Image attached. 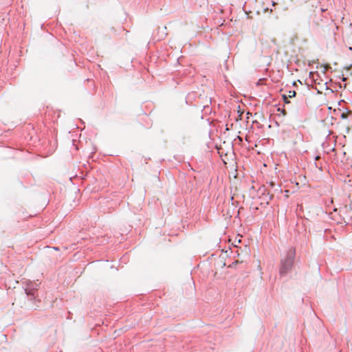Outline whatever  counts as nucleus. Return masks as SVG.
<instances>
[{
    "label": "nucleus",
    "instance_id": "obj_1",
    "mask_svg": "<svg viewBox=\"0 0 352 352\" xmlns=\"http://www.w3.org/2000/svg\"><path fill=\"white\" fill-rule=\"evenodd\" d=\"M295 255L296 251L293 248H289L282 253L279 268V274L281 277L285 276L291 272L294 265Z\"/></svg>",
    "mask_w": 352,
    "mask_h": 352
},
{
    "label": "nucleus",
    "instance_id": "obj_2",
    "mask_svg": "<svg viewBox=\"0 0 352 352\" xmlns=\"http://www.w3.org/2000/svg\"><path fill=\"white\" fill-rule=\"evenodd\" d=\"M38 284L36 283H32L30 282L27 285V287L25 289V294L28 298H30V300H33L34 297V291L37 289Z\"/></svg>",
    "mask_w": 352,
    "mask_h": 352
},
{
    "label": "nucleus",
    "instance_id": "obj_3",
    "mask_svg": "<svg viewBox=\"0 0 352 352\" xmlns=\"http://www.w3.org/2000/svg\"><path fill=\"white\" fill-rule=\"evenodd\" d=\"M296 93L295 91H289L287 92V95H286L288 98H293V97H295Z\"/></svg>",
    "mask_w": 352,
    "mask_h": 352
},
{
    "label": "nucleus",
    "instance_id": "obj_4",
    "mask_svg": "<svg viewBox=\"0 0 352 352\" xmlns=\"http://www.w3.org/2000/svg\"><path fill=\"white\" fill-rule=\"evenodd\" d=\"M283 98L285 103H289V101L288 100V97L286 95H283Z\"/></svg>",
    "mask_w": 352,
    "mask_h": 352
},
{
    "label": "nucleus",
    "instance_id": "obj_5",
    "mask_svg": "<svg viewBox=\"0 0 352 352\" xmlns=\"http://www.w3.org/2000/svg\"><path fill=\"white\" fill-rule=\"evenodd\" d=\"M270 185L272 188L275 187V186H276V184H275L273 182H270Z\"/></svg>",
    "mask_w": 352,
    "mask_h": 352
},
{
    "label": "nucleus",
    "instance_id": "obj_6",
    "mask_svg": "<svg viewBox=\"0 0 352 352\" xmlns=\"http://www.w3.org/2000/svg\"><path fill=\"white\" fill-rule=\"evenodd\" d=\"M320 158V155H316L315 160H316H316H318Z\"/></svg>",
    "mask_w": 352,
    "mask_h": 352
},
{
    "label": "nucleus",
    "instance_id": "obj_7",
    "mask_svg": "<svg viewBox=\"0 0 352 352\" xmlns=\"http://www.w3.org/2000/svg\"><path fill=\"white\" fill-rule=\"evenodd\" d=\"M341 117H342V118H346V115L344 113H342Z\"/></svg>",
    "mask_w": 352,
    "mask_h": 352
}]
</instances>
